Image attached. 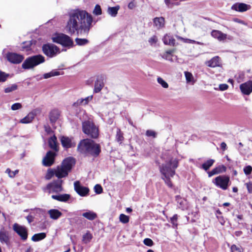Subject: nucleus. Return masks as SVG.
I'll use <instances>...</instances> for the list:
<instances>
[{
    "instance_id": "1",
    "label": "nucleus",
    "mask_w": 252,
    "mask_h": 252,
    "mask_svg": "<svg viewBox=\"0 0 252 252\" xmlns=\"http://www.w3.org/2000/svg\"><path fill=\"white\" fill-rule=\"evenodd\" d=\"M68 19L65 26L68 33L71 35L77 34L87 36L93 27V18L87 11L75 9L68 13Z\"/></svg>"
},
{
    "instance_id": "2",
    "label": "nucleus",
    "mask_w": 252,
    "mask_h": 252,
    "mask_svg": "<svg viewBox=\"0 0 252 252\" xmlns=\"http://www.w3.org/2000/svg\"><path fill=\"white\" fill-rule=\"evenodd\" d=\"M77 150L80 154L95 158L99 157L101 152V146L90 138L81 140L78 144Z\"/></svg>"
},
{
    "instance_id": "3",
    "label": "nucleus",
    "mask_w": 252,
    "mask_h": 252,
    "mask_svg": "<svg viewBox=\"0 0 252 252\" xmlns=\"http://www.w3.org/2000/svg\"><path fill=\"white\" fill-rule=\"evenodd\" d=\"M75 163L76 160L74 158L69 157L65 158L62 161L61 165L58 166L55 169V172H52V175H55L59 179L67 176Z\"/></svg>"
},
{
    "instance_id": "4",
    "label": "nucleus",
    "mask_w": 252,
    "mask_h": 252,
    "mask_svg": "<svg viewBox=\"0 0 252 252\" xmlns=\"http://www.w3.org/2000/svg\"><path fill=\"white\" fill-rule=\"evenodd\" d=\"M178 165L179 160L177 158H171L167 163L159 166V171L162 177H173L176 173L175 170Z\"/></svg>"
},
{
    "instance_id": "5",
    "label": "nucleus",
    "mask_w": 252,
    "mask_h": 252,
    "mask_svg": "<svg viewBox=\"0 0 252 252\" xmlns=\"http://www.w3.org/2000/svg\"><path fill=\"white\" fill-rule=\"evenodd\" d=\"M82 131L88 136L92 139H97L99 135L98 126L89 120L85 121L82 123Z\"/></svg>"
},
{
    "instance_id": "6",
    "label": "nucleus",
    "mask_w": 252,
    "mask_h": 252,
    "mask_svg": "<svg viewBox=\"0 0 252 252\" xmlns=\"http://www.w3.org/2000/svg\"><path fill=\"white\" fill-rule=\"evenodd\" d=\"M44 62L45 58L42 55H34L27 58L22 63V67L25 69H29Z\"/></svg>"
},
{
    "instance_id": "7",
    "label": "nucleus",
    "mask_w": 252,
    "mask_h": 252,
    "mask_svg": "<svg viewBox=\"0 0 252 252\" xmlns=\"http://www.w3.org/2000/svg\"><path fill=\"white\" fill-rule=\"evenodd\" d=\"M53 41L65 47L71 48L74 46L73 40L70 36L64 33L58 34L53 38Z\"/></svg>"
},
{
    "instance_id": "8",
    "label": "nucleus",
    "mask_w": 252,
    "mask_h": 252,
    "mask_svg": "<svg viewBox=\"0 0 252 252\" xmlns=\"http://www.w3.org/2000/svg\"><path fill=\"white\" fill-rule=\"evenodd\" d=\"M12 229L22 241H25L27 240L28 229L26 226L15 223L12 226Z\"/></svg>"
},
{
    "instance_id": "9",
    "label": "nucleus",
    "mask_w": 252,
    "mask_h": 252,
    "mask_svg": "<svg viewBox=\"0 0 252 252\" xmlns=\"http://www.w3.org/2000/svg\"><path fill=\"white\" fill-rule=\"evenodd\" d=\"M230 182L229 177L226 175L219 176L215 178L213 183L223 190L227 189Z\"/></svg>"
},
{
    "instance_id": "10",
    "label": "nucleus",
    "mask_w": 252,
    "mask_h": 252,
    "mask_svg": "<svg viewBox=\"0 0 252 252\" xmlns=\"http://www.w3.org/2000/svg\"><path fill=\"white\" fill-rule=\"evenodd\" d=\"M42 51L47 57L52 58L60 53V49L55 45L45 44L42 46Z\"/></svg>"
},
{
    "instance_id": "11",
    "label": "nucleus",
    "mask_w": 252,
    "mask_h": 252,
    "mask_svg": "<svg viewBox=\"0 0 252 252\" xmlns=\"http://www.w3.org/2000/svg\"><path fill=\"white\" fill-rule=\"evenodd\" d=\"M62 180H56L49 183L46 186V189L49 190V192L58 193L63 190Z\"/></svg>"
},
{
    "instance_id": "12",
    "label": "nucleus",
    "mask_w": 252,
    "mask_h": 252,
    "mask_svg": "<svg viewBox=\"0 0 252 252\" xmlns=\"http://www.w3.org/2000/svg\"><path fill=\"white\" fill-rule=\"evenodd\" d=\"M56 155L57 154L55 152L51 151H48L46 154V156L43 158V165L46 167H49L52 165L55 162Z\"/></svg>"
},
{
    "instance_id": "13",
    "label": "nucleus",
    "mask_w": 252,
    "mask_h": 252,
    "mask_svg": "<svg viewBox=\"0 0 252 252\" xmlns=\"http://www.w3.org/2000/svg\"><path fill=\"white\" fill-rule=\"evenodd\" d=\"M6 58L9 62L13 64H19L24 59L23 55L12 52L8 53Z\"/></svg>"
},
{
    "instance_id": "14",
    "label": "nucleus",
    "mask_w": 252,
    "mask_h": 252,
    "mask_svg": "<svg viewBox=\"0 0 252 252\" xmlns=\"http://www.w3.org/2000/svg\"><path fill=\"white\" fill-rule=\"evenodd\" d=\"M74 190L81 196L88 195L90 189L88 188L82 186L79 181H75L74 183Z\"/></svg>"
},
{
    "instance_id": "15",
    "label": "nucleus",
    "mask_w": 252,
    "mask_h": 252,
    "mask_svg": "<svg viewBox=\"0 0 252 252\" xmlns=\"http://www.w3.org/2000/svg\"><path fill=\"white\" fill-rule=\"evenodd\" d=\"M105 77L104 75H98L96 77V80L94 83V93H98L102 90L104 86V80Z\"/></svg>"
},
{
    "instance_id": "16",
    "label": "nucleus",
    "mask_w": 252,
    "mask_h": 252,
    "mask_svg": "<svg viewBox=\"0 0 252 252\" xmlns=\"http://www.w3.org/2000/svg\"><path fill=\"white\" fill-rule=\"evenodd\" d=\"M0 242L6 245H9L10 243L9 233L3 227L0 230Z\"/></svg>"
},
{
    "instance_id": "17",
    "label": "nucleus",
    "mask_w": 252,
    "mask_h": 252,
    "mask_svg": "<svg viewBox=\"0 0 252 252\" xmlns=\"http://www.w3.org/2000/svg\"><path fill=\"white\" fill-rule=\"evenodd\" d=\"M240 89L243 94L249 95L252 92V81H248L240 85Z\"/></svg>"
},
{
    "instance_id": "18",
    "label": "nucleus",
    "mask_w": 252,
    "mask_h": 252,
    "mask_svg": "<svg viewBox=\"0 0 252 252\" xmlns=\"http://www.w3.org/2000/svg\"><path fill=\"white\" fill-rule=\"evenodd\" d=\"M61 142L62 146L65 149L75 147L76 145L75 143L72 141L71 138L65 136L61 137Z\"/></svg>"
},
{
    "instance_id": "19",
    "label": "nucleus",
    "mask_w": 252,
    "mask_h": 252,
    "mask_svg": "<svg viewBox=\"0 0 252 252\" xmlns=\"http://www.w3.org/2000/svg\"><path fill=\"white\" fill-rule=\"evenodd\" d=\"M251 6L250 5L244 3L237 2L231 6V9L239 12H245L250 9Z\"/></svg>"
},
{
    "instance_id": "20",
    "label": "nucleus",
    "mask_w": 252,
    "mask_h": 252,
    "mask_svg": "<svg viewBox=\"0 0 252 252\" xmlns=\"http://www.w3.org/2000/svg\"><path fill=\"white\" fill-rule=\"evenodd\" d=\"M205 63L207 66L212 68L221 66L220 59L218 56L214 57L211 60L206 61Z\"/></svg>"
},
{
    "instance_id": "21",
    "label": "nucleus",
    "mask_w": 252,
    "mask_h": 252,
    "mask_svg": "<svg viewBox=\"0 0 252 252\" xmlns=\"http://www.w3.org/2000/svg\"><path fill=\"white\" fill-rule=\"evenodd\" d=\"M60 116V111L57 109H54L52 110L49 114V118L51 124L53 125L57 122Z\"/></svg>"
},
{
    "instance_id": "22",
    "label": "nucleus",
    "mask_w": 252,
    "mask_h": 252,
    "mask_svg": "<svg viewBox=\"0 0 252 252\" xmlns=\"http://www.w3.org/2000/svg\"><path fill=\"white\" fill-rule=\"evenodd\" d=\"M226 170V167L224 165H219L214 168L211 171L208 172V177H211L213 175L225 172Z\"/></svg>"
},
{
    "instance_id": "23",
    "label": "nucleus",
    "mask_w": 252,
    "mask_h": 252,
    "mask_svg": "<svg viewBox=\"0 0 252 252\" xmlns=\"http://www.w3.org/2000/svg\"><path fill=\"white\" fill-rule=\"evenodd\" d=\"M48 144L49 147L55 152H58L59 151V147L58 145L57 138L55 135H54L53 136H51L49 139Z\"/></svg>"
},
{
    "instance_id": "24",
    "label": "nucleus",
    "mask_w": 252,
    "mask_h": 252,
    "mask_svg": "<svg viewBox=\"0 0 252 252\" xmlns=\"http://www.w3.org/2000/svg\"><path fill=\"white\" fill-rule=\"evenodd\" d=\"M211 34L213 37L217 38L219 41H223L226 39L227 37L226 34L218 30H213Z\"/></svg>"
},
{
    "instance_id": "25",
    "label": "nucleus",
    "mask_w": 252,
    "mask_h": 252,
    "mask_svg": "<svg viewBox=\"0 0 252 252\" xmlns=\"http://www.w3.org/2000/svg\"><path fill=\"white\" fill-rule=\"evenodd\" d=\"M48 213L51 219L56 220L60 218L63 215L62 213L56 209H50L48 211Z\"/></svg>"
},
{
    "instance_id": "26",
    "label": "nucleus",
    "mask_w": 252,
    "mask_h": 252,
    "mask_svg": "<svg viewBox=\"0 0 252 252\" xmlns=\"http://www.w3.org/2000/svg\"><path fill=\"white\" fill-rule=\"evenodd\" d=\"M52 198L60 202H67L70 198V195L69 194H63L60 195H52Z\"/></svg>"
},
{
    "instance_id": "27",
    "label": "nucleus",
    "mask_w": 252,
    "mask_h": 252,
    "mask_svg": "<svg viewBox=\"0 0 252 252\" xmlns=\"http://www.w3.org/2000/svg\"><path fill=\"white\" fill-rule=\"evenodd\" d=\"M154 26L158 29L162 28L164 27L165 20L163 17H156L153 19Z\"/></svg>"
},
{
    "instance_id": "28",
    "label": "nucleus",
    "mask_w": 252,
    "mask_h": 252,
    "mask_svg": "<svg viewBox=\"0 0 252 252\" xmlns=\"http://www.w3.org/2000/svg\"><path fill=\"white\" fill-rule=\"evenodd\" d=\"M175 200L178 204L179 208L182 210L187 208L186 200L182 198L180 195H176L175 196Z\"/></svg>"
},
{
    "instance_id": "29",
    "label": "nucleus",
    "mask_w": 252,
    "mask_h": 252,
    "mask_svg": "<svg viewBox=\"0 0 252 252\" xmlns=\"http://www.w3.org/2000/svg\"><path fill=\"white\" fill-rule=\"evenodd\" d=\"M162 40L165 45L174 46L175 44V39L173 36L167 34L164 36Z\"/></svg>"
},
{
    "instance_id": "30",
    "label": "nucleus",
    "mask_w": 252,
    "mask_h": 252,
    "mask_svg": "<svg viewBox=\"0 0 252 252\" xmlns=\"http://www.w3.org/2000/svg\"><path fill=\"white\" fill-rule=\"evenodd\" d=\"M175 49H172L166 51L163 55H161V57L167 61L173 62V54L175 52Z\"/></svg>"
},
{
    "instance_id": "31",
    "label": "nucleus",
    "mask_w": 252,
    "mask_h": 252,
    "mask_svg": "<svg viewBox=\"0 0 252 252\" xmlns=\"http://www.w3.org/2000/svg\"><path fill=\"white\" fill-rule=\"evenodd\" d=\"M82 216L90 220H93L97 218L96 214L90 211L83 213Z\"/></svg>"
},
{
    "instance_id": "32",
    "label": "nucleus",
    "mask_w": 252,
    "mask_h": 252,
    "mask_svg": "<svg viewBox=\"0 0 252 252\" xmlns=\"http://www.w3.org/2000/svg\"><path fill=\"white\" fill-rule=\"evenodd\" d=\"M46 237V234L44 232H41L34 234L31 239L33 242H38L45 239Z\"/></svg>"
},
{
    "instance_id": "33",
    "label": "nucleus",
    "mask_w": 252,
    "mask_h": 252,
    "mask_svg": "<svg viewBox=\"0 0 252 252\" xmlns=\"http://www.w3.org/2000/svg\"><path fill=\"white\" fill-rule=\"evenodd\" d=\"M34 118V115L32 113H29L26 117L20 121L22 124H29L32 121Z\"/></svg>"
},
{
    "instance_id": "34",
    "label": "nucleus",
    "mask_w": 252,
    "mask_h": 252,
    "mask_svg": "<svg viewBox=\"0 0 252 252\" xmlns=\"http://www.w3.org/2000/svg\"><path fill=\"white\" fill-rule=\"evenodd\" d=\"M124 133L121 131V129L118 128L117 129L115 139L116 141L118 142L120 144H121L123 141L124 140Z\"/></svg>"
},
{
    "instance_id": "35",
    "label": "nucleus",
    "mask_w": 252,
    "mask_h": 252,
    "mask_svg": "<svg viewBox=\"0 0 252 252\" xmlns=\"http://www.w3.org/2000/svg\"><path fill=\"white\" fill-rule=\"evenodd\" d=\"M120 6L117 5L114 7H108V12L112 17H116L118 14V10L120 9Z\"/></svg>"
},
{
    "instance_id": "36",
    "label": "nucleus",
    "mask_w": 252,
    "mask_h": 252,
    "mask_svg": "<svg viewBox=\"0 0 252 252\" xmlns=\"http://www.w3.org/2000/svg\"><path fill=\"white\" fill-rule=\"evenodd\" d=\"M215 160L209 159L201 165V168L205 171H207L213 165Z\"/></svg>"
},
{
    "instance_id": "37",
    "label": "nucleus",
    "mask_w": 252,
    "mask_h": 252,
    "mask_svg": "<svg viewBox=\"0 0 252 252\" xmlns=\"http://www.w3.org/2000/svg\"><path fill=\"white\" fill-rule=\"evenodd\" d=\"M93 237V235L89 231H87V232L83 235L82 242L84 244H88L91 242Z\"/></svg>"
},
{
    "instance_id": "38",
    "label": "nucleus",
    "mask_w": 252,
    "mask_h": 252,
    "mask_svg": "<svg viewBox=\"0 0 252 252\" xmlns=\"http://www.w3.org/2000/svg\"><path fill=\"white\" fill-rule=\"evenodd\" d=\"M215 215L221 224L224 225L225 223V221L223 217L222 216V213L221 211L219 209L217 210Z\"/></svg>"
},
{
    "instance_id": "39",
    "label": "nucleus",
    "mask_w": 252,
    "mask_h": 252,
    "mask_svg": "<svg viewBox=\"0 0 252 252\" xmlns=\"http://www.w3.org/2000/svg\"><path fill=\"white\" fill-rule=\"evenodd\" d=\"M75 41L76 44L79 46H83L89 43V40L86 38H76Z\"/></svg>"
},
{
    "instance_id": "40",
    "label": "nucleus",
    "mask_w": 252,
    "mask_h": 252,
    "mask_svg": "<svg viewBox=\"0 0 252 252\" xmlns=\"http://www.w3.org/2000/svg\"><path fill=\"white\" fill-rule=\"evenodd\" d=\"M231 252H244V250L241 246L233 244L230 247Z\"/></svg>"
},
{
    "instance_id": "41",
    "label": "nucleus",
    "mask_w": 252,
    "mask_h": 252,
    "mask_svg": "<svg viewBox=\"0 0 252 252\" xmlns=\"http://www.w3.org/2000/svg\"><path fill=\"white\" fill-rule=\"evenodd\" d=\"M60 75V72L56 70H52L50 72L45 73L43 75L44 78L47 79L51 77Z\"/></svg>"
},
{
    "instance_id": "42",
    "label": "nucleus",
    "mask_w": 252,
    "mask_h": 252,
    "mask_svg": "<svg viewBox=\"0 0 252 252\" xmlns=\"http://www.w3.org/2000/svg\"><path fill=\"white\" fill-rule=\"evenodd\" d=\"M32 43L31 41H25L23 43L22 51H29L31 50Z\"/></svg>"
},
{
    "instance_id": "43",
    "label": "nucleus",
    "mask_w": 252,
    "mask_h": 252,
    "mask_svg": "<svg viewBox=\"0 0 252 252\" xmlns=\"http://www.w3.org/2000/svg\"><path fill=\"white\" fill-rule=\"evenodd\" d=\"M178 219V215L177 214H175L173 215L172 217L170 218V222L172 224V226L174 228H177L178 225L177 223Z\"/></svg>"
},
{
    "instance_id": "44",
    "label": "nucleus",
    "mask_w": 252,
    "mask_h": 252,
    "mask_svg": "<svg viewBox=\"0 0 252 252\" xmlns=\"http://www.w3.org/2000/svg\"><path fill=\"white\" fill-rule=\"evenodd\" d=\"M119 219L120 221L123 223H127L129 221V217L124 214H120Z\"/></svg>"
},
{
    "instance_id": "45",
    "label": "nucleus",
    "mask_w": 252,
    "mask_h": 252,
    "mask_svg": "<svg viewBox=\"0 0 252 252\" xmlns=\"http://www.w3.org/2000/svg\"><path fill=\"white\" fill-rule=\"evenodd\" d=\"M171 176H168V177H162V179L164 180L165 183L167 185V186L170 188H172L173 187V185L172 183V181L171 180Z\"/></svg>"
},
{
    "instance_id": "46",
    "label": "nucleus",
    "mask_w": 252,
    "mask_h": 252,
    "mask_svg": "<svg viewBox=\"0 0 252 252\" xmlns=\"http://www.w3.org/2000/svg\"><path fill=\"white\" fill-rule=\"evenodd\" d=\"M18 86L16 84H12L11 86L6 88L4 89L5 93H9L17 89Z\"/></svg>"
},
{
    "instance_id": "47",
    "label": "nucleus",
    "mask_w": 252,
    "mask_h": 252,
    "mask_svg": "<svg viewBox=\"0 0 252 252\" xmlns=\"http://www.w3.org/2000/svg\"><path fill=\"white\" fill-rule=\"evenodd\" d=\"M9 76V74H7L4 72L0 71V82H5Z\"/></svg>"
},
{
    "instance_id": "48",
    "label": "nucleus",
    "mask_w": 252,
    "mask_h": 252,
    "mask_svg": "<svg viewBox=\"0 0 252 252\" xmlns=\"http://www.w3.org/2000/svg\"><path fill=\"white\" fill-rule=\"evenodd\" d=\"M5 172L8 174V176L10 178H14L15 175L19 172L18 170H16L14 171H12L10 169H6Z\"/></svg>"
},
{
    "instance_id": "49",
    "label": "nucleus",
    "mask_w": 252,
    "mask_h": 252,
    "mask_svg": "<svg viewBox=\"0 0 252 252\" xmlns=\"http://www.w3.org/2000/svg\"><path fill=\"white\" fill-rule=\"evenodd\" d=\"M94 14L95 15H100L102 13L101 8L99 5L96 4L93 10Z\"/></svg>"
},
{
    "instance_id": "50",
    "label": "nucleus",
    "mask_w": 252,
    "mask_h": 252,
    "mask_svg": "<svg viewBox=\"0 0 252 252\" xmlns=\"http://www.w3.org/2000/svg\"><path fill=\"white\" fill-rule=\"evenodd\" d=\"M158 82L160 84L162 87L164 88H167L168 87V84L161 78L158 77L157 79Z\"/></svg>"
},
{
    "instance_id": "51",
    "label": "nucleus",
    "mask_w": 252,
    "mask_h": 252,
    "mask_svg": "<svg viewBox=\"0 0 252 252\" xmlns=\"http://www.w3.org/2000/svg\"><path fill=\"white\" fill-rule=\"evenodd\" d=\"M94 190L96 194H100L103 192V189L99 184H96L95 185Z\"/></svg>"
},
{
    "instance_id": "52",
    "label": "nucleus",
    "mask_w": 252,
    "mask_h": 252,
    "mask_svg": "<svg viewBox=\"0 0 252 252\" xmlns=\"http://www.w3.org/2000/svg\"><path fill=\"white\" fill-rule=\"evenodd\" d=\"M157 133L152 130H147L146 131V135L148 137H152L153 138H156L157 136Z\"/></svg>"
},
{
    "instance_id": "53",
    "label": "nucleus",
    "mask_w": 252,
    "mask_h": 252,
    "mask_svg": "<svg viewBox=\"0 0 252 252\" xmlns=\"http://www.w3.org/2000/svg\"><path fill=\"white\" fill-rule=\"evenodd\" d=\"M252 172V167L251 165H247L244 168V172L246 175L251 174Z\"/></svg>"
},
{
    "instance_id": "54",
    "label": "nucleus",
    "mask_w": 252,
    "mask_h": 252,
    "mask_svg": "<svg viewBox=\"0 0 252 252\" xmlns=\"http://www.w3.org/2000/svg\"><path fill=\"white\" fill-rule=\"evenodd\" d=\"M143 242L145 245L149 247L152 246L154 245L153 241L150 238H145Z\"/></svg>"
},
{
    "instance_id": "55",
    "label": "nucleus",
    "mask_w": 252,
    "mask_h": 252,
    "mask_svg": "<svg viewBox=\"0 0 252 252\" xmlns=\"http://www.w3.org/2000/svg\"><path fill=\"white\" fill-rule=\"evenodd\" d=\"M22 107V105L20 103H15L12 105L11 109L12 110H17L21 109Z\"/></svg>"
},
{
    "instance_id": "56",
    "label": "nucleus",
    "mask_w": 252,
    "mask_h": 252,
    "mask_svg": "<svg viewBox=\"0 0 252 252\" xmlns=\"http://www.w3.org/2000/svg\"><path fill=\"white\" fill-rule=\"evenodd\" d=\"M185 75L187 82H190L193 78L192 74L190 72L186 71Z\"/></svg>"
},
{
    "instance_id": "57",
    "label": "nucleus",
    "mask_w": 252,
    "mask_h": 252,
    "mask_svg": "<svg viewBox=\"0 0 252 252\" xmlns=\"http://www.w3.org/2000/svg\"><path fill=\"white\" fill-rule=\"evenodd\" d=\"M149 43L152 45L153 44H155L158 41V38L156 35H153L148 40Z\"/></svg>"
},
{
    "instance_id": "58",
    "label": "nucleus",
    "mask_w": 252,
    "mask_h": 252,
    "mask_svg": "<svg viewBox=\"0 0 252 252\" xmlns=\"http://www.w3.org/2000/svg\"><path fill=\"white\" fill-rule=\"evenodd\" d=\"M44 130L47 134H51L54 132L51 127L48 125L44 126Z\"/></svg>"
},
{
    "instance_id": "59",
    "label": "nucleus",
    "mask_w": 252,
    "mask_h": 252,
    "mask_svg": "<svg viewBox=\"0 0 252 252\" xmlns=\"http://www.w3.org/2000/svg\"><path fill=\"white\" fill-rule=\"evenodd\" d=\"M84 100L83 98L79 99L73 103V106L75 107H77L82 104H84Z\"/></svg>"
},
{
    "instance_id": "60",
    "label": "nucleus",
    "mask_w": 252,
    "mask_h": 252,
    "mask_svg": "<svg viewBox=\"0 0 252 252\" xmlns=\"http://www.w3.org/2000/svg\"><path fill=\"white\" fill-rule=\"evenodd\" d=\"M249 193H252V182H249L246 184Z\"/></svg>"
},
{
    "instance_id": "61",
    "label": "nucleus",
    "mask_w": 252,
    "mask_h": 252,
    "mask_svg": "<svg viewBox=\"0 0 252 252\" xmlns=\"http://www.w3.org/2000/svg\"><path fill=\"white\" fill-rule=\"evenodd\" d=\"M34 217L31 214H29L26 217V219L29 223H31L34 220Z\"/></svg>"
},
{
    "instance_id": "62",
    "label": "nucleus",
    "mask_w": 252,
    "mask_h": 252,
    "mask_svg": "<svg viewBox=\"0 0 252 252\" xmlns=\"http://www.w3.org/2000/svg\"><path fill=\"white\" fill-rule=\"evenodd\" d=\"M228 88V86L226 84H221L219 86L220 90L221 91L226 90Z\"/></svg>"
},
{
    "instance_id": "63",
    "label": "nucleus",
    "mask_w": 252,
    "mask_h": 252,
    "mask_svg": "<svg viewBox=\"0 0 252 252\" xmlns=\"http://www.w3.org/2000/svg\"><path fill=\"white\" fill-rule=\"evenodd\" d=\"M136 4L133 1H131L128 4V7L130 9H132L133 8H134Z\"/></svg>"
},
{
    "instance_id": "64",
    "label": "nucleus",
    "mask_w": 252,
    "mask_h": 252,
    "mask_svg": "<svg viewBox=\"0 0 252 252\" xmlns=\"http://www.w3.org/2000/svg\"><path fill=\"white\" fill-rule=\"evenodd\" d=\"M220 147L223 151H225L226 149L227 145L225 142H223L220 144Z\"/></svg>"
}]
</instances>
